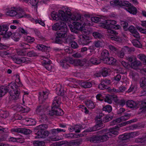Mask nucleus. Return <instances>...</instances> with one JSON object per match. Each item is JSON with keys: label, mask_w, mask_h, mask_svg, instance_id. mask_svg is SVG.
I'll list each match as a JSON object with an SVG mask.
<instances>
[{"label": "nucleus", "mask_w": 146, "mask_h": 146, "mask_svg": "<svg viewBox=\"0 0 146 146\" xmlns=\"http://www.w3.org/2000/svg\"><path fill=\"white\" fill-rule=\"evenodd\" d=\"M61 99L59 96L55 97L51 106V110L48 112V114L50 116L63 115L64 114L63 111L58 108Z\"/></svg>", "instance_id": "1"}, {"label": "nucleus", "mask_w": 146, "mask_h": 146, "mask_svg": "<svg viewBox=\"0 0 146 146\" xmlns=\"http://www.w3.org/2000/svg\"><path fill=\"white\" fill-rule=\"evenodd\" d=\"M116 23V21L113 20H106L102 23V26L103 28L107 29V33H109L113 34L115 36L117 35L118 33L115 31L112 30L111 27L115 29H119L121 28L120 25H114Z\"/></svg>", "instance_id": "2"}, {"label": "nucleus", "mask_w": 146, "mask_h": 146, "mask_svg": "<svg viewBox=\"0 0 146 146\" xmlns=\"http://www.w3.org/2000/svg\"><path fill=\"white\" fill-rule=\"evenodd\" d=\"M48 128V126L46 124H43L36 127L35 130L36 133L37 137L38 138H44L48 136L50 133L45 130Z\"/></svg>", "instance_id": "3"}, {"label": "nucleus", "mask_w": 146, "mask_h": 146, "mask_svg": "<svg viewBox=\"0 0 146 146\" xmlns=\"http://www.w3.org/2000/svg\"><path fill=\"white\" fill-rule=\"evenodd\" d=\"M15 86V83L11 82L7 86L5 87V91L7 93L9 91V93L11 97V99L12 100H17L19 99V92L18 90L16 89L15 90L13 86Z\"/></svg>", "instance_id": "4"}, {"label": "nucleus", "mask_w": 146, "mask_h": 146, "mask_svg": "<svg viewBox=\"0 0 146 146\" xmlns=\"http://www.w3.org/2000/svg\"><path fill=\"white\" fill-rule=\"evenodd\" d=\"M84 23L78 22H74L73 23L74 26L70 28L71 32L77 34L78 31L81 32L82 33L86 34L87 33V30L85 28L82 26V25H84Z\"/></svg>", "instance_id": "5"}, {"label": "nucleus", "mask_w": 146, "mask_h": 146, "mask_svg": "<svg viewBox=\"0 0 146 146\" xmlns=\"http://www.w3.org/2000/svg\"><path fill=\"white\" fill-rule=\"evenodd\" d=\"M51 16L54 20H58L60 19L63 20H66L68 19V16L65 15V13L62 10H59L58 14L56 15L54 12H52Z\"/></svg>", "instance_id": "6"}, {"label": "nucleus", "mask_w": 146, "mask_h": 146, "mask_svg": "<svg viewBox=\"0 0 146 146\" xmlns=\"http://www.w3.org/2000/svg\"><path fill=\"white\" fill-rule=\"evenodd\" d=\"M87 33H87L86 34L82 33L83 34L79 35L78 42L80 44L87 45L91 42L89 36L86 35Z\"/></svg>", "instance_id": "7"}, {"label": "nucleus", "mask_w": 146, "mask_h": 146, "mask_svg": "<svg viewBox=\"0 0 146 146\" xmlns=\"http://www.w3.org/2000/svg\"><path fill=\"white\" fill-rule=\"evenodd\" d=\"M65 12V15L68 17V21L70 18L73 20L77 21H80L79 22L84 23L82 21L81 15L80 14H77L73 15H71L72 14L70 12V9H67V10Z\"/></svg>", "instance_id": "8"}, {"label": "nucleus", "mask_w": 146, "mask_h": 146, "mask_svg": "<svg viewBox=\"0 0 146 146\" xmlns=\"http://www.w3.org/2000/svg\"><path fill=\"white\" fill-rule=\"evenodd\" d=\"M111 5L117 6L119 5L120 6H124L128 8L131 4L129 2L127 1H119V0H115L110 2Z\"/></svg>", "instance_id": "9"}, {"label": "nucleus", "mask_w": 146, "mask_h": 146, "mask_svg": "<svg viewBox=\"0 0 146 146\" xmlns=\"http://www.w3.org/2000/svg\"><path fill=\"white\" fill-rule=\"evenodd\" d=\"M135 132H131L129 133H125L120 135L119 137V139L121 141L127 140L130 138L133 137L136 135Z\"/></svg>", "instance_id": "10"}, {"label": "nucleus", "mask_w": 146, "mask_h": 146, "mask_svg": "<svg viewBox=\"0 0 146 146\" xmlns=\"http://www.w3.org/2000/svg\"><path fill=\"white\" fill-rule=\"evenodd\" d=\"M12 132H16L23 133L25 135L30 134L32 131L29 129L26 128H18L13 129L11 130Z\"/></svg>", "instance_id": "11"}, {"label": "nucleus", "mask_w": 146, "mask_h": 146, "mask_svg": "<svg viewBox=\"0 0 146 146\" xmlns=\"http://www.w3.org/2000/svg\"><path fill=\"white\" fill-rule=\"evenodd\" d=\"M13 60L16 63L18 64L25 62L28 63V61H29V58H27L21 57L19 58L16 57L13 58Z\"/></svg>", "instance_id": "12"}, {"label": "nucleus", "mask_w": 146, "mask_h": 146, "mask_svg": "<svg viewBox=\"0 0 146 146\" xmlns=\"http://www.w3.org/2000/svg\"><path fill=\"white\" fill-rule=\"evenodd\" d=\"M126 105L129 107L133 109H137L138 108L137 102H135L132 100H129L126 103Z\"/></svg>", "instance_id": "13"}, {"label": "nucleus", "mask_w": 146, "mask_h": 146, "mask_svg": "<svg viewBox=\"0 0 146 146\" xmlns=\"http://www.w3.org/2000/svg\"><path fill=\"white\" fill-rule=\"evenodd\" d=\"M68 30H59L56 32L55 36L56 37L62 38L66 37L67 36Z\"/></svg>", "instance_id": "14"}, {"label": "nucleus", "mask_w": 146, "mask_h": 146, "mask_svg": "<svg viewBox=\"0 0 146 146\" xmlns=\"http://www.w3.org/2000/svg\"><path fill=\"white\" fill-rule=\"evenodd\" d=\"M44 112V109L43 106H40L37 107L36 110V113L40 115L42 119H45L46 120L47 119V116L44 114H43L42 113Z\"/></svg>", "instance_id": "15"}, {"label": "nucleus", "mask_w": 146, "mask_h": 146, "mask_svg": "<svg viewBox=\"0 0 146 146\" xmlns=\"http://www.w3.org/2000/svg\"><path fill=\"white\" fill-rule=\"evenodd\" d=\"M118 128H115V127L110 129L109 131L107 132L109 137L111 136L114 137L115 135H117L118 132L115 130H118Z\"/></svg>", "instance_id": "16"}, {"label": "nucleus", "mask_w": 146, "mask_h": 146, "mask_svg": "<svg viewBox=\"0 0 146 146\" xmlns=\"http://www.w3.org/2000/svg\"><path fill=\"white\" fill-rule=\"evenodd\" d=\"M125 9L130 13L133 15H136L137 13L136 8L132 5L128 8H126Z\"/></svg>", "instance_id": "17"}, {"label": "nucleus", "mask_w": 146, "mask_h": 146, "mask_svg": "<svg viewBox=\"0 0 146 146\" xmlns=\"http://www.w3.org/2000/svg\"><path fill=\"white\" fill-rule=\"evenodd\" d=\"M58 22V25H59V27L60 30H68L67 26L66 24L64 21H67L68 20H61Z\"/></svg>", "instance_id": "18"}, {"label": "nucleus", "mask_w": 146, "mask_h": 146, "mask_svg": "<svg viewBox=\"0 0 146 146\" xmlns=\"http://www.w3.org/2000/svg\"><path fill=\"white\" fill-rule=\"evenodd\" d=\"M16 17L18 18H20L22 17L29 18L31 17V15L30 14H26L23 11L17 13L16 15Z\"/></svg>", "instance_id": "19"}, {"label": "nucleus", "mask_w": 146, "mask_h": 146, "mask_svg": "<svg viewBox=\"0 0 146 146\" xmlns=\"http://www.w3.org/2000/svg\"><path fill=\"white\" fill-rule=\"evenodd\" d=\"M142 63L140 61L136 60V59L131 63V67L133 69H136L139 66H142Z\"/></svg>", "instance_id": "20"}, {"label": "nucleus", "mask_w": 146, "mask_h": 146, "mask_svg": "<svg viewBox=\"0 0 146 146\" xmlns=\"http://www.w3.org/2000/svg\"><path fill=\"white\" fill-rule=\"evenodd\" d=\"M99 135H94L88 138V140L92 143H96L100 142Z\"/></svg>", "instance_id": "21"}, {"label": "nucleus", "mask_w": 146, "mask_h": 146, "mask_svg": "<svg viewBox=\"0 0 146 146\" xmlns=\"http://www.w3.org/2000/svg\"><path fill=\"white\" fill-rule=\"evenodd\" d=\"M100 139V141L104 142L106 141L108 139L109 137L107 132L105 133L104 135H99Z\"/></svg>", "instance_id": "22"}, {"label": "nucleus", "mask_w": 146, "mask_h": 146, "mask_svg": "<svg viewBox=\"0 0 146 146\" xmlns=\"http://www.w3.org/2000/svg\"><path fill=\"white\" fill-rule=\"evenodd\" d=\"M78 135L79 134L78 133H70L65 134L64 135V137L66 138L71 139L77 138L78 137Z\"/></svg>", "instance_id": "23"}, {"label": "nucleus", "mask_w": 146, "mask_h": 146, "mask_svg": "<svg viewBox=\"0 0 146 146\" xmlns=\"http://www.w3.org/2000/svg\"><path fill=\"white\" fill-rule=\"evenodd\" d=\"M1 28L0 29V35H4L6 32H7L8 29V26L4 25L1 26Z\"/></svg>", "instance_id": "24"}, {"label": "nucleus", "mask_w": 146, "mask_h": 146, "mask_svg": "<svg viewBox=\"0 0 146 146\" xmlns=\"http://www.w3.org/2000/svg\"><path fill=\"white\" fill-rule=\"evenodd\" d=\"M65 131V130L59 128H58L56 129H53L51 130L50 133H51L53 135H55L59 132H64Z\"/></svg>", "instance_id": "25"}, {"label": "nucleus", "mask_w": 146, "mask_h": 146, "mask_svg": "<svg viewBox=\"0 0 146 146\" xmlns=\"http://www.w3.org/2000/svg\"><path fill=\"white\" fill-rule=\"evenodd\" d=\"M101 56L100 59L102 60L109 56V52L108 51L106 50H103L101 53Z\"/></svg>", "instance_id": "26"}, {"label": "nucleus", "mask_w": 146, "mask_h": 146, "mask_svg": "<svg viewBox=\"0 0 146 146\" xmlns=\"http://www.w3.org/2000/svg\"><path fill=\"white\" fill-rule=\"evenodd\" d=\"M60 65L63 68H66L69 66L67 58H65L64 59L60 61Z\"/></svg>", "instance_id": "27"}, {"label": "nucleus", "mask_w": 146, "mask_h": 146, "mask_svg": "<svg viewBox=\"0 0 146 146\" xmlns=\"http://www.w3.org/2000/svg\"><path fill=\"white\" fill-rule=\"evenodd\" d=\"M86 106L89 109H93L95 107V105L93 102L90 100L86 101Z\"/></svg>", "instance_id": "28"}, {"label": "nucleus", "mask_w": 146, "mask_h": 146, "mask_svg": "<svg viewBox=\"0 0 146 146\" xmlns=\"http://www.w3.org/2000/svg\"><path fill=\"white\" fill-rule=\"evenodd\" d=\"M112 95H107L106 96H104V101L108 102L109 104H111L112 102Z\"/></svg>", "instance_id": "29"}, {"label": "nucleus", "mask_w": 146, "mask_h": 146, "mask_svg": "<svg viewBox=\"0 0 146 146\" xmlns=\"http://www.w3.org/2000/svg\"><path fill=\"white\" fill-rule=\"evenodd\" d=\"M85 64L84 61L81 60L80 59H76L75 60V62L74 65L75 66H83Z\"/></svg>", "instance_id": "30"}, {"label": "nucleus", "mask_w": 146, "mask_h": 146, "mask_svg": "<svg viewBox=\"0 0 146 146\" xmlns=\"http://www.w3.org/2000/svg\"><path fill=\"white\" fill-rule=\"evenodd\" d=\"M140 87L142 88H144L146 86V78L144 77L141 78L140 80Z\"/></svg>", "instance_id": "31"}, {"label": "nucleus", "mask_w": 146, "mask_h": 146, "mask_svg": "<svg viewBox=\"0 0 146 146\" xmlns=\"http://www.w3.org/2000/svg\"><path fill=\"white\" fill-rule=\"evenodd\" d=\"M137 57L143 62L144 64L146 65V56L144 54H140L137 55Z\"/></svg>", "instance_id": "32"}, {"label": "nucleus", "mask_w": 146, "mask_h": 146, "mask_svg": "<svg viewBox=\"0 0 146 146\" xmlns=\"http://www.w3.org/2000/svg\"><path fill=\"white\" fill-rule=\"evenodd\" d=\"M135 141L137 143H142L146 142V135L145 137L135 139Z\"/></svg>", "instance_id": "33"}, {"label": "nucleus", "mask_w": 146, "mask_h": 146, "mask_svg": "<svg viewBox=\"0 0 146 146\" xmlns=\"http://www.w3.org/2000/svg\"><path fill=\"white\" fill-rule=\"evenodd\" d=\"M13 37L14 38V39L16 41H18L19 40L20 38L21 37V35L20 34V33L19 32H17L14 33L12 34Z\"/></svg>", "instance_id": "34"}, {"label": "nucleus", "mask_w": 146, "mask_h": 146, "mask_svg": "<svg viewBox=\"0 0 146 146\" xmlns=\"http://www.w3.org/2000/svg\"><path fill=\"white\" fill-rule=\"evenodd\" d=\"M132 42L134 46L138 48L142 47V45L138 40L136 39L133 40H132Z\"/></svg>", "instance_id": "35"}, {"label": "nucleus", "mask_w": 146, "mask_h": 146, "mask_svg": "<svg viewBox=\"0 0 146 146\" xmlns=\"http://www.w3.org/2000/svg\"><path fill=\"white\" fill-rule=\"evenodd\" d=\"M68 142L67 141H61L56 142L52 144V146H59L65 144H68Z\"/></svg>", "instance_id": "36"}, {"label": "nucleus", "mask_w": 146, "mask_h": 146, "mask_svg": "<svg viewBox=\"0 0 146 146\" xmlns=\"http://www.w3.org/2000/svg\"><path fill=\"white\" fill-rule=\"evenodd\" d=\"M81 86L85 88H89L92 86V84L90 82H84L81 84Z\"/></svg>", "instance_id": "37"}, {"label": "nucleus", "mask_w": 146, "mask_h": 146, "mask_svg": "<svg viewBox=\"0 0 146 146\" xmlns=\"http://www.w3.org/2000/svg\"><path fill=\"white\" fill-rule=\"evenodd\" d=\"M27 107H23L21 106H18L16 108V110L18 111H21L22 112H27L28 111Z\"/></svg>", "instance_id": "38"}, {"label": "nucleus", "mask_w": 146, "mask_h": 146, "mask_svg": "<svg viewBox=\"0 0 146 146\" xmlns=\"http://www.w3.org/2000/svg\"><path fill=\"white\" fill-rule=\"evenodd\" d=\"M90 63L95 65L98 64L100 62V60H98L97 58L94 57H92L90 60Z\"/></svg>", "instance_id": "39"}, {"label": "nucleus", "mask_w": 146, "mask_h": 146, "mask_svg": "<svg viewBox=\"0 0 146 146\" xmlns=\"http://www.w3.org/2000/svg\"><path fill=\"white\" fill-rule=\"evenodd\" d=\"M92 35L93 36L96 38L100 39L103 36L100 33L98 32H94L92 33Z\"/></svg>", "instance_id": "40"}, {"label": "nucleus", "mask_w": 146, "mask_h": 146, "mask_svg": "<svg viewBox=\"0 0 146 146\" xmlns=\"http://www.w3.org/2000/svg\"><path fill=\"white\" fill-rule=\"evenodd\" d=\"M105 126V125L104 124H97L93 127L94 130V131L98 130L103 127Z\"/></svg>", "instance_id": "41"}, {"label": "nucleus", "mask_w": 146, "mask_h": 146, "mask_svg": "<svg viewBox=\"0 0 146 146\" xmlns=\"http://www.w3.org/2000/svg\"><path fill=\"white\" fill-rule=\"evenodd\" d=\"M6 13L8 15L13 17L16 16V14H17V12L15 10H11L7 12Z\"/></svg>", "instance_id": "42"}, {"label": "nucleus", "mask_w": 146, "mask_h": 146, "mask_svg": "<svg viewBox=\"0 0 146 146\" xmlns=\"http://www.w3.org/2000/svg\"><path fill=\"white\" fill-rule=\"evenodd\" d=\"M130 74L132 78L134 80H136L139 78L138 73L135 72L133 71L131 72Z\"/></svg>", "instance_id": "43"}, {"label": "nucleus", "mask_w": 146, "mask_h": 146, "mask_svg": "<svg viewBox=\"0 0 146 146\" xmlns=\"http://www.w3.org/2000/svg\"><path fill=\"white\" fill-rule=\"evenodd\" d=\"M34 146H43L44 142L38 141H34L33 143Z\"/></svg>", "instance_id": "44"}, {"label": "nucleus", "mask_w": 146, "mask_h": 146, "mask_svg": "<svg viewBox=\"0 0 146 146\" xmlns=\"http://www.w3.org/2000/svg\"><path fill=\"white\" fill-rule=\"evenodd\" d=\"M37 47L39 50L44 51H46L47 50H48V48H50L49 47H48L47 46L42 44H41L40 45H39V46H38Z\"/></svg>", "instance_id": "45"}, {"label": "nucleus", "mask_w": 146, "mask_h": 146, "mask_svg": "<svg viewBox=\"0 0 146 146\" xmlns=\"http://www.w3.org/2000/svg\"><path fill=\"white\" fill-rule=\"evenodd\" d=\"M138 106H140L142 108H146V100L139 101L138 102Z\"/></svg>", "instance_id": "46"}, {"label": "nucleus", "mask_w": 146, "mask_h": 146, "mask_svg": "<svg viewBox=\"0 0 146 146\" xmlns=\"http://www.w3.org/2000/svg\"><path fill=\"white\" fill-rule=\"evenodd\" d=\"M7 93V91H5V87L1 86L0 87V97H2Z\"/></svg>", "instance_id": "47"}, {"label": "nucleus", "mask_w": 146, "mask_h": 146, "mask_svg": "<svg viewBox=\"0 0 146 146\" xmlns=\"http://www.w3.org/2000/svg\"><path fill=\"white\" fill-rule=\"evenodd\" d=\"M112 110L111 107L110 105H106L103 107L102 110L104 111H105L110 113L111 112Z\"/></svg>", "instance_id": "48"}, {"label": "nucleus", "mask_w": 146, "mask_h": 146, "mask_svg": "<svg viewBox=\"0 0 146 146\" xmlns=\"http://www.w3.org/2000/svg\"><path fill=\"white\" fill-rule=\"evenodd\" d=\"M115 54L117 55L118 57L121 58H123L124 55V53L123 51H119L118 49Z\"/></svg>", "instance_id": "49"}, {"label": "nucleus", "mask_w": 146, "mask_h": 146, "mask_svg": "<svg viewBox=\"0 0 146 146\" xmlns=\"http://www.w3.org/2000/svg\"><path fill=\"white\" fill-rule=\"evenodd\" d=\"M104 82L101 83L98 86V88L101 90H104V89H107L109 87L107 85H106L103 83Z\"/></svg>", "instance_id": "50"}, {"label": "nucleus", "mask_w": 146, "mask_h": 146, "mask_svg": "<svg viewBox=\"0 0 146 146\" xmlns=\"http://www.w3.org/2000/svg\"><path fill=\"white\" fill-rule=\"evenodd\" d=\"M112 118V116H110L109 115H108L104 117L103 119V121L104 123L107 122L111 120Z\"/></svg>", "instance_id": "51"}, {"label": "nucleus", "mask_w": 146, "mask_h": 146, "mask_svg": "<svg viewBox=\"0 0 146 146\" xmlns=\"http://www.w3.org/2000/svg\"><path fill=\"white\" fill-rule=\"evenodd\" d=\"M47 93V92H43L42 94H41V92L39 93L40 96H41V95L42 96V101H44L47 98L48 95V94H46Z\"/></svg>", "instance_id": "52"}, {"label": "nucleus", "mask_w": 146, "mask_h": 146, "mask_svg": "<svg viewBox=\"0 0 146 146\" xmlns=\"http://www.w3.org/2000/svg\"><path fill=\"white\" fill-rule=\"evenodd\" d=\"M101 20V19L96 17H93L91 18V21L96 23L102 21Z\"/></svg>", "instance_id": "53"}, {"label": "nucleus", "mask_w": 146, "mask_h": 146, "mask_svg": "<svg viewBox=\"0 0 146 146\" xmlns=\"http://www.w3.org/2000/svg\"><path fill=\"white\" fill-rule=\"evenodd\" d=\"M109 62H108V64L113 65L115 64L116 61V59L111 57L109 58Z\"/></svg>", "instance_id": "54"}, {"label": "nucleus", "mask_w": 146, "mask_h": 146, "mask_svg": "<svg viewBox=\"0 0 146 146\" xmlns=\"http://www.w3.org/2000/svg\"><path fill=\"white\" fill-rule=\"evenodd\" d=\"M126 59L129 62H132L135 61L136 58L133 56H129L126 57Z\"/></svg>", "instance_id": "55"}, {"label": "nucleus", "mask_w": 146, "mask_h": 146, "mask_svg": "<svg viewBox=\"0 0 146 146\" xmlns=\"http://www.w3.org/2000/svg\"><path fill=\"white\" fill-rule=\"evenodd\" d=\"M94 43L95 47L97 48H99L102 46V43L99 40L95 41Z\"/></svg>", "instance_id": "56"}, {"label": "nucleus", "mask_w": 146, "mask_h": 146, "mask_svg": "<svg viewBox=\"0 0 146 146\" xmlns=\"http://www.w3.org/2000/svg\"><path fill=\"white\" fill-rule=\"evenodd\" d=\"M104 96L102 94H98L96 96V98L97 100L100 101H102L104 100Z\"/></svg>", "instance_id": "57"}, {"label": "nucleus", "mask_w": 146, "mask_h": 146, "mask_svg": "<svg viewBox=\"0 0 146 146\" xmlns=\"http://www.w3.org/2000/svg\"><path fill=\"white\" fill-rule=\"evenodd\" d=\"M108 70L106 68H104L102 70V75L104 77H106L108 74Z\"/></svg>", "instance_id": "58"}, {"label": "nucleus", "mask_w": 146, "mask_h": 146, "mask_svg": "<svg viewBox=\"0 0 146 146\" xmlns=\"http://www.w3.org/2000/svg\"><path fill=\"white\" fill-rule=\"evenodd\" d=\"M8 116L6 111H1L0 112V116L3 118H6Z\"/></svg>", "instance_id": "59"}, {"label": "nucleus", "mask_w": 146, "mask_h": 146, "mask_svg": "<svg viewBox=\"0 0 146 146\" xmlns=\"http://www.w3.org/2000/svg\"><path fill=\"white\" fill-rule=\"evenodd\" d=\"M52 29L55 31L60 30L59 25H58V23H55L52 26Z\"/></svg>", "instance_id": "60"}, {"label": "nucleus", "mask_w": 146, "mask_h": 146, "mask_svg": "<svg viewBox=\"0 0 146 146\" xmlns=\"http://www.w3.org/2000/svg\"><path fill=\"white\" fill-rule=\"evenodd\" d=\"M129 122L127 121L123 122L115 126V128H118L119 129V128L120 127L126 125L127 124H129Z\"/></svg>", "instance_id": "61"}, {"label": "nucleus", "mask_w": 146, "mask_h": 146, "mask_svg": "<svg viewBox=\"0 0 146 146\" xmlns=\"http://www.w3.org/2000/svg\"><path fill=\"white\" fill-rule=\"evenodd\" d=\"M12 33L10 31L6 32L5 34L3 35V37L5 38H8L12 35Z\"/></svg>", "instance_id": "62"}, {"label": "nucleus", "mask_w": 146, "mask_h": 146, "mask_svg": "<svg viewBox=\"0 0 146 146\" xmlns=\"http://www.w3.org/2000/svg\"><path fill=\"white\" fill-rule=\"evenodd\" d=\"M120 119L118 118L115 120H113L110 123V125H113L115 124H116L117 123H120Z\"/></svg>", "instance_id": "63"}, {"label": "nucleus", "mask_w": 146, "mask_h": 146, "mask_svg": "<svg viewBox=\"0 0 146 146\" xmlns=\"http://www.w3.org/2000/svg\"><path fill=\"white\" fill-rule=\"evenodd\" d=\"M20 46L23 47V48L25 49L30 48V45L28 44L25 43H21L20 44Z\"/></svg>", "instance_id": "64"}]
</instances>
